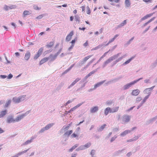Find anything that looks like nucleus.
<instances>
[{"label":"nucleus","instance_id":"nucleus-28","mask_svg":"<svg viewBox=\"0 0 157 157\" xmlns=\"http://www.w3.org/2000/svg\"><path fill=\"white\" fill-rule=\"evenodd\" d=\"M79 144H76L74 146H73L71 148L69 149V151L70 152H72L75 149L78 147Z\"/></svg>","mask_w":157,"mask_h":157},{"label":"nucleus","instance_id":"nucleus-30","mask_svg":"<svg viewBox=\"0 0 157 157\" xmlns=\"http://www.w3.org/2000/svg\"><path fill=\"white\" fill-rule=\"evenodd\" d=\"M85 149L84 148L83 145H82L79 146L76 149V151H80L83 150Z\"/></svg>","mask_w":157,"mask_h":157},{"label":"nucleus","instance_id":"nucleus-62","mask_svg":"<svg viewBox=\"0 0 157 157\" xmlns=\"http://www.w3.org/2000/svg\"><path fill=\"white\" fill-rule=\"evenodd\" d=\"M144 82L146 83H150V80L149 79H146L144 80Z\"/></svg>","mask_w":157,"mask_h":157},{"label":"nucleus","instance_id":"nucleus-44","mask_svg":"<svg viewBox=\"0 0 157 157\" xmlns=\"http://www.w3.org/2000/svg\"><path fill=\"white\" fill-rule=\"evenodd\" d=\"M75 21H78L79 23L80 21L79 17L77 15H75Z\"/></svg>","mask_w":157,"mask_h":157},{"label":"nucleus","instance_id":"nucleus-43","mask_svg":"<svg viewBox=\"0 0 157 157\" xmlns=\"http://www.w3.org/2000/svg\"><path fill=\"white\" fill-rule=\"evenodd\" d=\"M31 13L28 10H25L23 12V15L24 17H25L26 15L30 14Z\"/></svg>","mask_w":157,"mask_h":157},{"label":"nucleus","instance_id":"nucleus-39","mask_svg":"<svg viewBox=\"0 0 157 157\" xmlns=\"http://www.w3.org/2000/svg\"><path fill=\"white\" fill-rule=\"evenodd\" d=\"M92 55H90L86 57H85L84 59L82 61L85 63L87 61V60L90 58Z\"/></svg>","mask_w":157,"mask_h":157},{"label":"nucleus","instance_id":"nucleus-36","mask_svg":"<svg viewBox=\"0 0 157 157\" xmlns=\"http://www.w3.org/2000/svg\"><path fill=\"white\" fill-rule=\"evenodd\" d=\"M91 143L88 142L86 144L84 145H83L85 149L86 148H88V147H90L91 145Z\"/></svg>","mask_w":157,"mask_h":157},{"label":"nucleus","instance_id":"nucleus-63","mask_svg":"<svg viewBox=\"0 0 157 157\" xmlns=\"http://www.w3.org/2000/svg\"><path fill=\"white\" fill-rule=\"evenodd\" d=\"M119 130V128L117 127V128H113V131L114 132H117Z\"/></svg>","mask_w":157,"mask_h":157},{"label":"nucleus","instance_id":"nucleus-49","mask_svg":"<svg viewBox=\"0 0 157 157\" xmlns=\"http://www.w3.org/2000/svg\"><path fill=\"white\" fill-rule=\"evenodd\" d=\"M95 150H92L90 153V155H91V157H94L95 153Z\"/></svg>","mask_w":157,"mask_h":157},{"label":"nucleus","instance_id":"nucleus-3","mask_svg":"<svg viewBox=\"0 0 157 157\" xmlns=\"http://www.w3.org/2000/svg\"><path fill=\"white\" fill-rule=\"evenodd\" d=\"M55 124L54 123H49L46 125L44 127L41 128L38 132V133L40 134L44 133L45 131L48 130L52 127Z\"/></svg>","mask_w":157,"mask_h":157},{"label":"nucleus","instance_id":"nucleus-34","mask_svg":"<svg viewBox=\"0 0 157 157\" xmlns=\"http://www.w3.org/2000/svg\"><path fill=\"white\" fill-rule=\"evenodd\" d=\"M29 148H28L26 150H25L24 151H21V152H19L17 154H18V155L19 156L20 155H23L24 153L28 151L29 150Z\"/></svg>","mask_w":157,"mask_h":157},{"label":"nucleus","instance_id":"nucleus-18","mask_svg":"<svg viewBox=\"0 0 157 157\" xmlns=\"http://www.w3.org/2000/svg\"><path fill=\"white\" fill-rule=\"evenodd\" d=\"M140 92V91L139 89L134 90H132L131 94L133 96H136L139 94Z\"/></svg>","mask_w":157,"mask_h":157},{"label":"nucleus","instance_id":"nucleus-12","mask_svg":"<svg viewBox=\"0 0 157 157\" xmlns=\"http://www.w3.org/2000/svg\"><path fill=\"white\" fill-rule=\"evenodd\" d=\"M74 35V32L73 31L71 32L69 34H68L66 38V40L68 42L70 40L71 37Z\"/></svg>","mask_w":157,"mask_h":157},{"label":"nucleus","instance_id":"nucleus-16","mask_svg":"<svg viewBox=\"0 0 157 157\" xmlns=\"http://www.w3.org/2000/svg\"><path fill=\"white\" fill-rule=\"evenodd\" d=\"M105 80H104L102 81L99 82L97 83V84H95L94 86V89L95 90L97 87L100 86L101 85L103 84L105 82Z\"/></svg>","mask_w":157,"mask_h":157},{"label":"nucleus","instance_id":"nucleus-35","mask_svg":"<svg viewBox=\"0 0 157 157\" xmlns=\"http://www.w3.org/2000/svg\"><path fill=\"white\" fill-rule=\"evenodd\" d=\"M104 45V44H101L99 45L98 46L95 47V48L92 49V50H97L99 48H101Z\"/></svg>","mask_w":157,"mask_h":157},{"label":"nucleus","instance_id":"nucleus-52","mask_svg":"<svg viewBox=\"0 0 157 157\" xmlns=\"http://www.w3.org/2000/svg\"><path fill=\"white\" fill-rule=\"evenodd\" d=\"M86 8L87 9V11L86 12L87 14H90L91 11L90 10V9L89 7V6H87Z\"/></svg>","mask_w":157,"mask_h":157},{"label":"nucleus","instance_id":"nucleus-40","mask_svg":"<svg viewBox=\"0 0 157 157\" xmlns=\"http://www.w3.org/2000/svg\"><path fill=\"white\" fill-rule=\"evenodd\" d=\"M70 126V124H69L67 126H64L63 127L61 130H63L64 131H66L69 129Z\"/></svg>","mask_w":157,"mask_h":157},{"label":"nucleus","instance_id":"nucleus-2","mask_svg":"<svg viewBox=\"0 0 157 157\" xmlns=\"http://www.w3.org/2000/svg\"><path fill=\"white\" fill-rule=\"evenodd\" d=\"M26 96V95H22L18 97H15L13 98L12 101L15 103H18L24 101Z\"/></svg>","mask_w":157,"mask_h":157},{"label":"nucleus","instance_id":"nucleus-4","mask_svg":"<svg viewBox=\"0 0 157 157\" xmlns=\"http://www.w3.org/2000/svg\"><path fill=\"white\" fill-rule=\"evenodd\" d=\"M143 79V78H141L137 80H135L133 81L132 82L129 83H128L123 86V89L124 90H126L130 87L132 85H134L135 83L139 82L140 80Z\"/></svg>","mask_w":157,"mask_h":157},{"label":"nucleus","instance_id":"nucleus-23","mask_svg":"<svg viewBox=\"0 0 157 157\" xmlns=\"http://www.w3.org/2000/svg\"><path fill=\"white\" fill-rule=\"evenodd\" d=\"M48 57H45L43 59H42L40 62V65H41L43 64L45 62H46L48 60Z\"/></svg>","mask_w":157,"mask_h":157},{"label":"nucleus","instance_id":"nucleus-1","mask_svg":"<svg viewBox=\"0 0 157 157\" xmlns=\"http://www.w3.org/2000/svg\"><path fill=\"white\" fill-rule=\"evenodd\" d=\"M121 54V53H119L115 54L108 59L106 60L104 62L102 65V67L103 68L105 67L106 66L111 62L117 59L120 55Z\"/></svg>","mask_w":157,"mask_h":157},{"label":"nucleus","instance_id":"nucleus-29","mask_svg":"<svg viewBox=\"0 0 157 157\" xmlns=\"http://www.w3.org/2000/svg\"><path fill=\"white\" fill-rule=\"evenodd\" d=\"M119 107H116L111 108V113H113L117 112L119 109Z\"/></svg>","mask_w":157,"mask_h":157},{"label":"nucleus","instance_id":"nucleus-32","mask_svg":"<svg viewBox=\"0 0 157 157\" xmlns=\"http://www.w3.org/2000/svg\"><path fill=\"white\" fill-rule=\"evenodd\" d=\"M7 113V111L6 110L2 111L0 114V118H1L4 116Z\"/></svg>","mask_w":157,"mask_h":157},{"label":"nucleus","instance_id":"nucleus-37","mask_svg":"<svg viewBox=\"0 0 157 157\" xmlns=\"http://www.w3.org/2000/svg\"><path fill=\"white\" fill-rule=\"evenodd\" d=\"M33 8L36 10H41V7H39L38 6L36 5H33Z\"/></svg>","mask_w":157,"mask_h":157},{"label":"nucleus","instance_id":"nucleus-31","mask_svg":"<svg viewBox=\"0 0 157 157\" xmlns=\"http://www.w3.org/2000/svg\"><path fill=\"white\" fill-rule=\"evenodd\" d=\"M134 37H132L130 40H129L128 41L126 44H125V46H127L128 45H129L131 42L134 39Z\"/></svg>","mask_w":157,"mask_h":157},{"label":"nucleus","instance_id":"nucleus-57","mask_svg":"<svg viewBox=\"0 0 157 157\" xmlns=\"http://www.w3.org/2000/svg\"><path fill=\"white\" fill-rule=\"evenodd\" d=\"M117 47V45H115L113 46V47H111V49H110L108 52H109L110 51H113V50H114Z\"/></svg>","mask_w":157,"mask_h":157},{"label":"nucleus","instance_id":"nucleus-24","mask_svg":"<svg viewBox=\"0 0 157 157\" xmlns=\"http://www.w3.org/2000/svg\"><path fill=\"white\" fill-rule=\"evenodd\" d=\"M134 57H132L130 59L126 61L125 62L123 63L122 64V66H125L126 64H128L133 59Z\"/></svg>","mask_w":157,"mask_h":157},{"label":"nucleus","instance_id":"nucleus-56","mask_svg":"<svg viewBox=\"0 0 157 157\" xmlns=\"http://www.w3.org/2000/svg\"><path fill=\"white\" fill-rule=\"evenodd\" d=\"M40 55L38 53H37L34 56V59H36L37 58L40 57Z\"/></svg>","mask_w":157,"mask_h":157},{"label":"nucleus","instance_id":"nucleus-26","mask_svg":"<svg viewBox=\"0 0 157 157\" xmlns=\"http://www.w3.org/2000/svg\"><path fill=\"white\" fill-rule=\"evenodd\" d=\"M125 7L128 8L131 5L130 0H125Z\"/></svg>","mask_w":157,"mask_h":157},{"label":"nucleus","instance_id":"nucleus-19","mask_svg":"<svg viewBox=\"0 0 157 157\" xmlns=\"http://www.w3.org/2000/svg\"><path fill=\"white\" fill-rule=\"evenodd\" d=\"M131 132V131L130 130H126L120 134V136L122 137L124 136L128 133H130Z\"/></svg>","mask_w":157,"mask_h":157},{"label":"nucleus","instance_id":"nucleus-59","mask_svg":"<svg viewBox=\"0 0 157 157\" xmlns=\"http://www.w3.org/2000/svg\"><path fill=\"white\" fill-rule=\"evenodd\" d=\"M71 113L70 110H69V111H66L65 113H64V114L62 115V117H63V116H65L66 115H67L68 113Z\"/></svg>","mask_w":157,"mask_h":157},{"label":"nucleus","instance_id":"nucleus-61","mask_svg":"<svg viewBox=\"0 0 157 157\" xmlns=\"http://www.w3.org/2000/svg\"><path fill=\"white\" fill-rule=\"evenodd\" d=\"M73 101L71 100H68L67 102H66L65 104H64V106H67L68 104L72 102Z\"/></svg>","mask_w":157,"mask_h":157},{"label":"nucleus","instance_id":"nucleus-48","mask_svg":"<svg viewBox=\"0 0 157 157\" xmlns=\"http://www.w3.org/2000/svg\"><path fill=\"white\" fill-rule=\"evenodd\" d=\"M117 138V136L116 135H114L113 137H112L111 138L110 142L112 143L114 141L115 139Z\"/></svg>","mask_w":157,"mask_h":157},{"label":"nucleus","instance_id":"nucleus-17","mask_svg":"<svg viewBox=\"0 0 157 157\" xmlns=\"http://www.w3.org/2000/svg\"><path fill=\"white\" fill-rule=\"evenodd\" d=\"M84 102H82L78 104H77L76 105L74 106V107L71 108L70 110L71 112H73L76 110L80 106H81L83 103Z\"/></svg>","mask_w":157,"mask_h":157},{"label":"nucleus","instance_id":"nucleus-41","mask_svg":"<svg viewBox=\"0 0 157 157\" xmlns=\"http://www.w3.org/2000/svg\"><path fill=\"white\" fill-rule=\"evenodd\" d=\"M113 103V100H108L106 102V104L108 105H111Z\"/></svg>","mask_w":157,"mask_h":157},{"label":"nucleus","instance_id":"nucleus-42","mask_svg":"<svg viewBox=\"0 0 157 157\" xmlns=\"http://www.w3.org/2000/svg\"><path fill=\"white\" fill-rule=\"evenodd\" d=\"M99 68H97V69H95L93 71H92L90 72L89 73L88 75V76H90L94 74L95 72L97 71L98 69Z\"/></svg>","mask_w":157,"mask_h":157},{"label":"nucleus","instance_id":"nucleus-11","mask_svg":"<svg viewBox=\"0 0 157 157\" xmlns=\"http://www.w3.org/2000/svg\"><path fill=\"white\" fill-rule=\"evenodd\" d=\"M7 122L8 123H10L12 122H16L15 119H14L13 116L12 115L10 116L7 118Z\"/></svg>","mask_w":157,"mask_h":157},{"label":"nucleus","instance_id":"nucleus-20","mask_svg":"<svg viewBox=\"0 0 157 157\" xmlns=\"http://www.w3.org/2000/svg\"><path fill=\"white\" fill-rule=\"evenodd\" d=\"M111 108L108 107L106 108L104 110V114L105 115L107 116L109 113H111Z\"/></svg>","mask_w":157,"mask_h":157},{"label":"nucleus","instance_id":"nucleus-60","mask_svg":"<svg viewBox=\"0 0 157 157\" xmlns=\"http://www.w3.org/2000/svg\"><path fill=\"white\" fill-rule=\"evenodd\" d=\"M16 6L15 5H12L10 6L9 8L10 9H15L16 8Z\"/></svg>","mask_w":157,"mask_h":157},{"label":"nucleus","instance_id":"nucleus-45","mask_svg":"<svg viewBox=\"0 0 157 157\" xmlns=\"http://www.w3.org/2000/svg\"><path fill=\"white\" fill-rule=\"evenodd\" d=\"M143 92L144 94H151V91L149 90V89L148 88L146 89H145L143 91Z\"/></svg>","mask_w":157,"mask_h":157},{"label":"nucleus","instance_id":"nucleus-27","mask_svg":"<svg viewBox=\"0 0 157 157\" xmlns=\"http://www.w3.org/2000/svg\"><path fill=\"white\" fill-rule=\"evenodd\" d=\"M106 126V124H104L101 126L99 128H98L97 129L98 131L99 132H101L103 131L105 127Z\"/></svg>","mask_w":157,"mask_h":157},{"label":"nucleus","instance_id":"nucleus-9","mask_svg":"<svg viewBox=\"0 0 157 157\" xmlns=\"http://www.w3.org/2000/svg\"><path fill=\"white\" fill-rule=\"evenodd\" d=\"M123 77V76H121L117 78H115L114 79H112L111 80L108 81L106 84H109L112 83L113 82H114L117 81L121 79Z\"/></svg>","mask_w":157,"mask_h":157},{"label":"nucleus","instance_id":"nucleus-22","mask_svg":"<svg viewBox=\"0 0 157 157\" xmlns=\"http://www.w3.org/2000/svg\"><path fill=\"white\" fill-rule=\"evenodd\" d=\"M54 41H51L49 43L47 44L46 45L45 47L47 48H49L52 47L54 45Z\"/></svg>","mask_w":157,"mask_h":157},{"label":"nucleus","instance_id":"nucleus-38","mask_svg":"<svg viewBox=\"0 0 157 157\" xmlns=\"http://www.w3.org/2000/svg\"><path fill=\"white\" fill-rule=\"evenodd\" d=\"M150 94H148L147 95L144 97L143 101H142V102L144 104L147 101V99H148L150 96Z\"/></svg>","mask_w":157,"mask_h":157},{"label":"nucleus","instance_id":"nucleus-54","mask_svg":"<svg viewBox=\"0 0 157 157\" xmlns=\"http://www.w3.org/2000/svg\"><path fill=\"white\" fill-rule=\"evenodd\" d=\"M95 59V58L93 59L92 60L88 63L86 65L88 67H89L93 62Z\"/></svg>","mask_w":157,"mask_h":157},{"label":"nucleus","instance_id":"nucleus-47","mask_svg":"<svg viewBox=\"0 0 157 157\" xmlns=\"http://www.w3.org/2000/svg\"><path fill=\"white\" fill-rule=\"evenodd\" d=\"M124 150V149H123L121 150H119L116 152V154L117 155H120L121 154V153Z\"/></svg>","mask_w":157,"mask_h":157},{"label":"nucleus","instance_id":"nucleus-6","mask_svg":"<svg viewBox=\"0 0 157 157\" xmlns=\"http://www.w3.org/2000/svg\"><path fill=\"white\" fill-rule=\"evenodd\" d=\"M131 117L130 116L127 115H123L122 118V123L124 124L125 123H128L130 120Z\"/></svg>","mask_w":157,"mask_h":157},{"label":"nucleus","instance_id":"nucleus-13","mask_svg":"<svg viewBox=\"0 0 157 157\" xmlns=\"http://www.w3.org/2000/svg\"><path fill=\"white\" fill-rule=\"evenodd\" d=\"M98 110V106H95L90 109V112L91 113H94L97 112Z\"/></svg>","mask_w":157,"mask_h":157},{"label":"nucleus","instance_id":"nucleus-51","mask_svg":"<svg viewBox=\"0 0 157 157\" xmlns=\"http://www.w3.org/2000/svg\"><path fill=\"white\" fill-rule=\"evenodd\" d=\"M76 83L74 81L71 84L68 86L67 89H69L71 87L73 86Z\"/></svg>","mask_w":157,"mask_h":157},{"label":"nucleus","instance_id":"nucleus-58","mask_svg":"<svg viewBox=\"0 0 157 157\" xmlns=\"http://www.w3.org/2000/svg\"><path fill=\"white\" fill-rule=\"evenodd\" d=\"M9 7V6H7V5H5L4 6V9L5 10L7 11L10 9Z\"/></svg>","mask_w":157,"mask_h":157},{"label":"nucleus","instance_id":"nucleus-55","mask_svg":"<svg viewBox=\"0 0 157 157\" xmlns=\"http://www.w3.org/2000/svg\"><path fill=\"white\" fill-rule=\"evenodd\" d=\"M84 63L82 61H80L78 63V66L80 67Z\"/></svg>","mask_w":157,"mask_h":157},{"label":"nucleus","instance_id":"nucleus-21","mask_svg":"<svg viewBox=\"0 0 157 157\" xmlns=\"http://www.w3.org/2000/svg\"><path fill=\"white\" fill-rule=\"evenodd\" d=\"M127 20H125L123 21L121 24L117 26V28L118 29L119 28H121L125 25L127 23Z\"/></svg>","mask_w":157,"mask_h":157},{"label":"nucleus","instance_id":"nucleus-46","mask_svg":"<svg viewBox=\"0 0 157 157\" xmlns=\"http://www.w3.org/2000/svg\"><path fill=\"white\" fill-rule=\"evenodd\" d=\"M44 48L41 47L39 49L37 53L41 55L44 50Z\"/></svg>","mask_w":157,"mask_h":157},{"label":"nucleus","instance_id":"nucleus-7","mask_svg":"<svg viewBox=\"0 0 157 157\" xmlns=\"http://www.w3.org/2000/svg\"><path fill=\"white\" fill-rule=\"evenodd\" d=\"M36 138V136H32L31 137L30 140H27L26 142L23 143L21 145V146H24L25 145H27L28 144H31L32 143L33 140L35 139Z\"/></svg>","mask_w":157,"mask_h":157},{"label":"nucleus","instance_id":"nucleus-33","mask_svg":"<svg viewBox=\"0 0 157 157\" xmlns=\"http://www.w3.org/2000/svg\"><path fill=\"white\" fill-rule=\"evenodd\" d=\"M73 131L72 130H69L67 131L63 134V136L67 135L68 136H69L72 133Z\"/></svg>","mask_w":157,"mask_h":157},{"label":"nucleus","instance_id":"nucleus-64","mask_svg":"<svg viewBox=\"0 0 157 157\" xmlns=\"http://www.w3.org/2000/svg\"><path fill=\"white\" fill-rule=\"evenodd\" d=\"M142 100V98L141 97H138L136 98V101L139 102Z\"/></svg>","mask_w":157,"mask_h":157},{"label":"nucleus","instance_id":"nucleus-53","mask_svg":"<svg viewBox=\"0 0 157 157\" xmlns=\"http://www.w3.org/2000/svg\"><path fill=\"white\" fill-rule=\"evenodd\" d=\"M115 40L113 38L112 39H110L109 42L105 45V46H107L110 43H111V42H113Z\"/></svg>","mask_w":157,"mask_h":157},{"label":"nucleus","instance_id":"nucleus-50","mask_svg":"<svg viewBox=\"0 0 157 157\" xmlns=\"http://www.w3.org/2000/svg\"><path fill=\"white\" fill-rule=\"evenodd\" d=\"M11 100H9L5 104L4 107H7L8 105L11 103Z\"/></svg>","mask_w":157,"mask_h":157},{"label":"nucleus","instance_id":"nucleus-15","mask_svg":"<svg viewBox=\"0 0 157 157\" xmlns=\"http://www.w3.org/2000/svg\"><path fill=\"white\" fill-rule=\"evenodd\" d=\"M154 13H151L149 14H147L140 19V22H141L142 21L147 19L148 18L151 17V16H152Z\"/></svg>","mask_w":157,"mask_h":157},{"label":"nucleus","instance_id":"nucleus-25","mask_svg":"<svg viewBox=\"0 0 157 157\" xmlns=\"http://www.w3.org/2000/svg\"><path fill=\"white\" fill-rule=\"evenodd\" d=\"M157 119V115L155 116V117L150 119L148 121V123L149 124L152 123L154 121H155Z\"/></svg>","mask_w":157,"mask_h":157},{"label":"nucleus","instance_id":"nucleus-5","mask_svg":"<svg viewBox=\"0 0 157 157\" xmlns=\"http://www.w3.org/2000/svg\"><path fill=\"white\" fill-rule=\"evenodd\" d=\"M30 111L29 110L26 112L25 113L22 115L17 116L15 119L16 122H18L23 119L25 117L28 115L30 113Z\"/></svg>","mask_w":157,"mask_h":157},{"label":"nucleus","instance_id":"nucleus-8","mask_svg":"<svg viewBox=\"0 0 157 157\" xmlns=\"http://www.w3.org/2000/svg\"><path fill=\"white\" fill-rule=\"evenodd\" d=\"M127 56V54H125L124 55H123L122 56H121L118 59H116L113 62V64L112 66H113L116 64L118 62L121 61L122 59L125 58Z\"/></svg>","mask_w":157,"mask_h":157},{"label":"nucleus","instance_id":"nucleus-14","mask_svg":"<svg viewBox=\"0 0 157 157\" xmlns=\"http://www.w3.org/2000/svg\"><path fill=\"white\" fill-rule=\"evenodd\" d=\"M31 56V53L29 51L26 52V53L25 54L24 59L26 61H28L29 59Z\"/></svg>","mask_w":157,"mask_h":157},{"label":"nucleus","instance_id":"nucleus-10","mask_svg":"<svg viewBox=\"0 0 157 157\" xmlns=\"http://www.w3.org/2000/svg\"><path fill=\"white\" fill-rule=\"evenodd\" d=\"M58 56V55L56 53L54 55L51 54L48 57V59H49L50 61V62H52L55 60L56 59Z\"/></svg>","mask_w":157,"mask_h":157}]
</instances>
